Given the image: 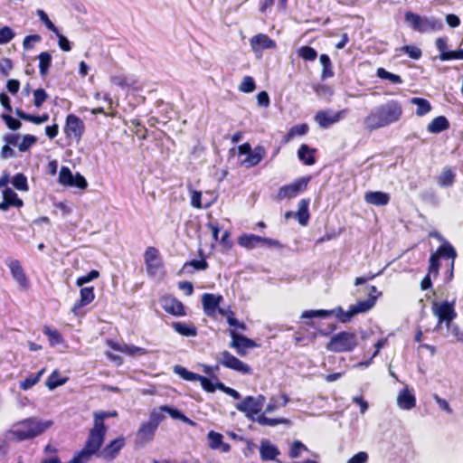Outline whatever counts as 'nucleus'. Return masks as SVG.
I'll return each instance as SVG.
<instances>
[{"label":"nucleus","mask_w":463,"mask_h":463,"mask_svg":"<svg viewBox=\"0 0 463 463\" xmlns=\"http://www.w3.org/2000/svg\"><path fill=\"white\" fill-rule=\"evenodd\" d=\"M153 411H161V414L166 412L175 420H180L185 423L194 424V421L187 418L182 411L168 405H162L158 409L153 410Z\"/></svg>","instance_id":"nucleus-34"},{"label":"nucleus","mask_w":463,"mask_h":463,"mask_svg":"<svg viewBox=\"0 0 463 463\" xmlns=\"http://www.w3.org/2000/svg\"><path fill=\"white\" fill-rule=\"evenodd\" d=\"M455 181V174L452 169L445 168L439 176L438 183L440 186H450Z\"/></svg>","instance_id":"nucleus-47"},{"label":"nucleus","mask_w":463,"mask_h":463,"mask_svg":"<svg viewBox=\"0 0 463 463\" xmlns=\"http://www.w3.org/2000/svg\"><path fill=\"white\" fill-rule=\"evenodd\" d=\"M84 131V122L78 116L74 114L67 115L63 128V132L67 139L79 142Z\"/></svg>","instance_id":"nucleus-11"},{"label":"nucleus","mask_w":463,"mask_h":463,"mask_svg":"<svg viewBox=\"0 0 463 463\" xmlns=\"http://www.w3.org/2000/svg\"><path fill=\"white\" fill-rule=\"evenodd\" d=\"M279 453V449L275 445L271 444L269 440L264 439L261 441L260 454V458L263 461L275 460Z\"/></svg>","instance_id":"nucleus-25"},{"label":"nucleus","mask_w":463,"mask_h":463,"mask_svg":"<svg viewBox=\"0 0 463 463\" xmlns=\"http://www.w3.org/2000/svg\"><path fill=\"white\" fill-rule=\"evenodd\" d=\"M45 372V368L41 369L36 373H32L27 376L24 381L19 383V387L21 390L27 391L37 384Z\"/></svg>","instance_id":"nucleus-38"},{"label":"nucleus","mask_w":463,"mask_h":463,"mask_svg":"<svg viewBox=\"0 0 463 463\" xmlns=\"http://www.w3.org/2000/svg\"><path fill=\"white\" fill-rule=\"evenodd\" d=\"M222 301L223 297L222 295H215L213 293L203 294L202 304L204 313L208 317H213Z\"/></svg>","instance_id":"nucleus-21"},{"label":"nucleus","mask_w":463,"mask_h":463,"mask_svg":"<svg viewBox=\"0 0 463 463\" xmlns=\"http://www.w3.org/2000/svg\"><path fill=\"white\" fill-rule=\"evenodd\" d=\"M3 199L9 204L10 207L14 206L21 208L24 205V202L20 199L15 192L11 188H5L3 190Z\"/></svg>","instance_id":"nucleus-40"},{"label":"nucleus","mask_w":463,"mask_h":463,"mask_svg":"<svg viewBox=\"0 0 463 463\" xmlns=\"http://www.w3.org/2000/svg\"><path fill=\"white\" fill-rule=\"evenodd\" d=\"M218 363L226 368L239 372L242 374H250L252 373L250 365L246 364L226 350L221 353V358L218 360Z\"/></svg>","instance_id":"nucleus-14"},{"label":"nucleus","mask_w":463,"mask_h":463,"mask_svg":"<svg viewBox=\"0 0 463 463\" xmlns=\"http://www.w3.org/2000/svg\"><path fill=\"white\" fill-rule=\"evenodd\" d=\"M174 372L178 374L181 378L189 382H197L200 374L195 373L194 372L188 371L186 368L182 365H175L174 367Z\"/></svg>","instance_id":"nucleus-45"},{"label":"nucleus","mask_w":463,"mask_h":463,"mask_svg":"<svg viewBox=\"0 0 463 463\" xmlns=\"http://www.w3.org/2000/svg\"><path fill=\"white\" fill-rule=\"evenodd\" d=\"M110 81L113 85L121 89L135 88L137 84V80L136 79L125 74L114 75L111 77Z\"/></svg>","instance_id":"nucleus-33"},{"label":"nucleus","mask_w":463,"mask_h":463,"mask_svg":"<svg viewBox=\"0 0 463 463\" xmlns=\"http://www.w3.org/2000/svg\"><path fill=\"white\" fill-rule=\"evenodd\" d=\"M43 332L47 336L51 346H55L64 342L62 335L57 329H52L49 326L45 325L43 327Z\"/></svg>","instance_id":"nucleus-36"},{"label":"nucleus","mask_w":463,"mask_h":463,"mask_svg":"<svg viewBox=\"0 0 463 463\" xmlns=\"http://www.w3.org/2000/svg\"><path fill=\"white\" fill-rule=\"evenodd\" d=\"M51 425V422L30 417L17 421L13 429L5 432V439L10 442H21L34 439L43 433Z\"/></svg>","instance_id":"nucleus-2"},{"label":"nucleus","mask_w":463,"mask_h":463,"mask_svg":"<svg viewBox=\"0 0 463 463\" xmlns=\"http://www.w3.org/2000/svg\"><path fill=\"white\" fill-rule=\"evenodd\" d=\"M12 184L14 187L19 191L27 192L29 190L27 177L23 173L15 174L13 177Z\"/></svg>","instance_id":"nucleus-48"},{"label":"nucleus","mask_w":463,"mask_h":463,"mask_svg":"<svg viewBox=\"0 0 463 463\" xmlns=\"http://www.w3.org/2000/svg\"><path fill=\"white\" fill-rule=\"evenodd\" d=\"M411 102L417 106L416 114L420 117L426 115L431 109L430 103L423 98H412Z\"/></svg>","instance_id":"nucleus-43"},{"label":"nucleus","mask_w":463,"mask_h":463,"mask_svg":"<svg viewBox=\"0 0 463 463\" xmlns=\"http://www.w3.org/2000/svg\"><path fill=\"white\" fill-rule=\"evenodd\" d=\"M257 422L263 426H277L286 422V420L280 418H268L264 414H260L257 418Z\"/></svg>","instance_id":"nucleus-58"},{"label":"nucleus","mask_w":463,"mask_h":463,"mask_svg":"<svg viewBox=\"0 0 463 463\" xmlns=\"http://www.w3.org/2000/svg\"><path fill=\"white\" fill-rule=\"evenodd\" d=\"M208 439H209V446L213 449H219L222 447V451L226 452L230 449V445L227 443H223V436L221 433L215 432L213 430H211L208 433Z\"/></svg>","instance_id":"nucleus-35"},{"label":"nucleus","mask_w":463,"mask_h":463,"mask_svg":"<svg viewBox=\"0 0 463 463\" xmlns=\"http://www.w3.org/2000/svg\"><path fill=\"white\" fill-rule=\"evenodd\" d=\"M14 113L17 118H21L22 120L28 121L35 125H41L49 120V115L47 113H43L42 115H32L26 113L20 108H16Z\"/></svg>","instance_id":"nucleus-29"},{"label":"nucleus","mask_w":463,"mask_h":463,"mask_svg":"<svg viewBox=\"0 0 463 463\" xmlns=\"http://www.w3.org/2000/svg\"><path fill=\"white\" fill-rule=\"evenodd\" d=\"M14 37V33L10 27L5 26L0 29V44L9 43Z\"/></svg>","instance_id":"nucleus-64"},{"label":"nucleus","mask_w":463,"mask_h":463,"mask_svg":"<svg viewBox=\"0 0 463 463\" xmlns=\"http://www.w3.org/2000/svg\"><path fill=\"white\" fill-rule=\"evenodd\" d=\"M320 62L322 64V72L321 78L323 80L331 78L334 76V71L332 68L331 59L327 54H321L319 57Z\"/></svg>","instance_id":"nucleus-41"},{"label":"nucleus","mask_w":463,"mask_h":463,"mask_svg":"<svg viewBox=\"0 0 463 463\" xmlns=\"http://www.w3.org/2000/svg\"><path fill=\"white\" fill-rule=\"evenodd\" d=\"M449 128V122L445 116L434 118L428 125L427 129L430 133L437 134Z\"/></svg>","instance_id":"nucleus-32"},{"label":"nucleus","mask_w":463,"mask_h":463,"mask_svg":"<svg viewBox=\"0 0 463 463\" xmlns=\"http://www.w3.org/2000/svg\"><path fill=\"white\" fill-rule=\"evenodd\" d=\"M376 75L380 79L388 80L395 84H401L402 82V79L400 75L392 73L386 71L384 68H378L376 71Z\"/></svg>","instance_id":"nucleus-49"},{"label":"nucleus","mask_w":463,"mask_h":463,"mask_svg":"<svg viewBox=\"0 0 463 463\" xmlns=\"http://www.w3.org/2000/svg\"><path fill=\"white\" fill-rule=\"evenodd\" d=\"M230 335L232 337L230 346L236 349L237 354L241 356L246 354L247 349L256 346V344L252 339L239 334L235 329H230Z\"/></svg>","instance_id":"nucleus-18"},{"label":"nucleus","mask_w":463,"mask_h":463,"mask_svg":"<svg viewBox=\"0 0 463 463\" xmlns=\"http://www.w3.org/2000/svg\"><path fill=\"white\" fill-rule=\"evenodd\" d=\"M400 52H403L413 60H419L422 56L421 50L416 45H404L400 48Z\"/></svg>","instance_id":"nucleus-54"},{"label":"nucleus","mask_w":463,"mask_h":463,"mask_svg":"<svg viewBox=\"0 0 463 463\" xmlns=\"http://www.w3.org/2000/svg\"><path fill=\"white\" fill-rule=\"evenodd\" d=\"M265 397L260 394L258 397L246 396L241 402L236 404V409L246 414L247 417H252L259 414L264 405Z\"/></svg>","instance_id":"nucleus-12"},{"label":"nucleus","mask_w":463,"mask_h":463,"mask_svg":"<svg viewBox=\"0 0 463 463\" xmlns=\"http://www.w3.org/2000/svg\"><path fill=\"white\" fill-rule=\"evenodd\" d=\"M303 451H308L307 447L300 440H294L290 445L288 456L290 458H297Z\"/></svg>","instance_id":"nucleus-52"},{"label":"nucleus","mask_w":463,"mask_h":463,"mask_svg":"<svg viewBox=\"0 0 463 463\" xmlns=\"http://www.w3.org/2000/svg\"><path fill=\"white\" fill-rule=\"evenodd\" d=\"M114 349L118 350L124 354H127L128 355H144L146 354V351L145 348L136 346V345H125L123 347L117 348L114 347Z\"/></svg>","instance_id":"nucleus-56"},{"label":"nucleus","mask_w":463,"mask_h":463,"mask_svg":"<svg viewBox=\"0 0 463 463\" xmlns=\"http://www.w3.org/2000/svg\"><path fill=\"white\" fill-rule=\"evenodd\" d=\"M298 56L306 61H313L317 57V52L311 46L304 45L298 49Z\"/></svg>","instance_id":"nucleus-44"},{"label":"nucleus","mask_w":463,"mask_h":463,"mask_svg":"<svg viewBox=\"0 0 463 463\" xmlns=\"http://www.w3.org/2000/svg\"><path fill=\"white\" fill-rule=\"evenodd\" d=\"M439 58L441 61L463 60V49L449 51V52L440 53Z\"/></svg>","instance_id":"nucleus-62"},{"label":"nucleus","mask_w":463,"mask_h":463,"mask_svg":"<svg viewBox=\"0 0 463 463\" xmlns=\"http://www.w3.org/2000/svg\"><path fill=\"white\" fill-rule=\"evenodd\" d=\"M375 305V297L358 301L355 305L350 306L354 316L360 313H365L372 309Z\"/></svg>","instance_id":"nucleus-37"},{"label":"nucleus","mask_w":463,"mask_h":463,"mask_svg":"<svg viewBox=\"0 0 463 463\" xmlns=\"http://www.w3.org/2000/svg\"><path fill=\"white\" fill-rule=\"evenodd\" d=\"M364 200L369 204L384 206L389 203L390 195L389 194L381 191H369L365 193Z\"/></svg>","instance_id":"nucleus-23"},{"label":"nucleus","mask_w":463,"mask_h":463,"mask_svg":"<svg viewBox=\"0 0 463 463\" xmlns=\"http://www.w3.org/2000/svg\"><path fill=\"white\" fill-rule=\"evenodd\" d=\"M346 109H342L335 113L327 109L319 110L315 115V120L322 128H328L332 125L344 118L346 115Z\"/></svg>","instance_id":"nucleus-16"},{"label":"nucleus","mask_w":463,"mask_h":463,"mask_svg":"<svg viewBox=\"0 0 463 463\" xmlns=\"http://www.w3.org/2000/svg\"><path fill=\"white\" fill-rule=\"evenodd\" d=\"M161 307L168 314L175 317L186 316L184 305L172 295L163 296L159 299Z\"/></svg>","instance_id":"nucleus-15"},{"label":"nucleus","mask_w":463,"mask_h":463,"mask_svg":"<svg viewBox=\"0 0 463 463\" xmlns=\"http://www.w3.org/2000/svg\"><path fill=\"white\" fill-rule=\"evenodd\" d=\"M250 45L251 51L258 54L265 50H272L277 47L276 42L266 33H258L250 38Z\"/></svg>","instance_id":"nucleus-19"},{"label":"nucleus","mask_w":463,"mask_h":463,"mask_svg":"<svg viewBox=\"0 0 463 463\" xmlns=\"http://www.w3.org/2000/svg\"><path fill=\"white\" fill-rule=\"evenodd\" d=\"M39 71L42 76H45L52 65V55L48 52H43L38 55Z\"/></svg>","instance_id":"nucleus-42"},{"label":"nucleus","mask_w":463,"mask_h":463,"mask_svg":"<svg viewBox=\"0 0 463 463\" xmlns=\"http://www.w3.org/2000/svg\"><path fill=\"white\" fill-rule=\"evenodd\" d=\"M266 156V149L263 146H256L250 153H249L242 164L246 167H253L259 165Z\"/></svg>","instance_id":"nucleus-24"},{"label":"nucleus","mask_w":463,"mask_h":463,"mask_svg":"<svg viewBox=\"0 0 463 463\" xmlns=\"http://www.w3.org/2000/svg\"><path fill=\"white\" fill-rule=\"evenodd\" d=\"M261 236L252 233H243L238 237V244L246 250L260 247Z\"/></svg>","instance_id":"nucleus-26"},{"label":"nucleus","mask_w":463,"mask_h":463,"mask_svg":"<svg viewBox=\"0 0 463 463\" xmlns=\"http://www.w3.org/2000/svg\"><path fill=\"white\" fill-rule=\"evenodd\" d=\"M431 310L433 315L438 317V324L445 323L447 327H450V323L457 317L454 301L445 300L440 304L433 302Z\"/></svg>","instance_id":"nucleus-9"},{"label":"nucleus","mask_w":463,"mask_h":463,"mask_svg":"<svg viewBox=\"0 0 463 463\" xmlns=\"http://www.w3.org/2000/svg\"><path fill=\"white\" fill-rule=\"evenodd\" d=\"M37 15L40 20L44 24V25L55 34H58V28L54 25V24L49 19L47 14L43 10H37Z\"/></svg>","instance_id":"nucleus-61"},{"label":"nucleus","mask_w":463,"mask_h":463,"mask_svg":"<svg viewBox=\"0 0 463 463\" xmlns=\"http://www.w3.org/2000/svg\"><path fill=\"white\" fill-rule=\"evenodd\" d=\"M403 115L402 102L390 99L370 110L364 123L369 132L388 127L399 122Z\"/></svg>","instance_id":"nucleus-1"},{"label":"nucleus","mask_w":463,"mask_h":463,"mask_svg":"<svg viewBox=\"0 0 463 463\" xmlns=\"http://www.w3.org/2000/svg\"><path fill=\"white\" fill-rule=\"evenodd\" d=\"M73 175L68 166H62L59 174V183L70 186L71 184Z\"/></svg>","instance_id":"nucleus-57"},{"label":"nucleus","mask_w":463,"mask_h":463,"mask_svg":"<svg viewBox=\"0 0 463 463\" xmlns=\"http://www.w3.org/2000/svg\"><path fill=\"white\" fill-rule=\"evenodd\" d=\"M107 427L101 421L94 422L93 427L90 430L89 436L84 444V449L92 455L99 457V451L105 440Z\"/></svg>","instance_id":"nucleus-7"},{"label":"nucleus","mask_w":463,"mask_h":463,"mask_svg":"<svg viewBox=\"0 0 463 463\" xmlns=\"http://www.w3.org/2000/svg\"><path fill=\"white\" fill-rule=\"evenodd\" d=\"M7 266L10 269L13 279L19 284V286L22 288H27L29 280L21 262L18 260H13L7 263Z\"/></svg>","instance_id":"nucleus-22"},{"label":"nucleus","mask_w":463,"mask_h":463,"mask_svg":"<svg viewBox=\"0 0 463 463\" xmlns=\"http://www.w3.org/2000/svg\"><path fill=\"white\" fill-rule=\"evenodd\" d=\"M397 402L400 408L411 410L416 405V398L408 389H403L398 395Z\"/></svg>","instance_id":"nucleus-31"},{"label":"nucleus","mask_w":463,"mask_h":463,"mask_svg":"<svg viewBox=\"0 0 463 463\" xmlns=\"http://www.w3.org/2000/svg\"><path fill=\"white\" fill-rule=\"evenodd\" d=\"M174 330L183 336H196L198 335L197 327L193 323H184L180 321L173 322Z\"/></svg>","instance_id":"nucleus-30"},{"label":"nucleus","mask_w":463,"mask_h":463,"mask_svg":"<svg viewBox=\"0 0 463 463\" xmlns=\"http://www.w3.org/2000/svg\"><path fill=\"white\" fill-rule=\"evenodd\" d=\"M33 105L36 108H41L43 104L49 99V95L43 88H39L33 92Z\"/></svg>","instance_id":"nucleus-53"},{"label":"nucleus","mask_w":463,"mask_h":463,"mask_svg":"<svg viewBox=\"0 0 463 463\" xmlns=\"http://www.w3.org/2000/svg\"><path fill=\"white\" fill-rule=\"evenodd\" d=\"M309 130V127L307 123L295 125L288 131L284 137V142L288 143L297 136H304Z\"/></svg>","instance_id":"nucleus-39"},{"label":"nucleus","mask_w":463,"mask_h":463,"mask_svg":"<svg viewBox=\"0 0 463 463\" xmlns=\"http://www.w3.org/2000/svg\"><path fill=\"white\" fill-rule=\"evenodd\" d=\"M311 180V176H302L296 179L293 183L281 186L276 195L278 201L284 199H292L298 196L299 194L304 193L307 189L308 183Z\"/></svg>","instance_id":"nucleus-8"},{"label":"nucleus","mask_w":463,"mask_h":463,"mask_svg":"<svg viewBox=\"0 0 463 463\" xmlns=\"http://www.w3.org/2000/svg\"><path fill=\"white\" fill-rule=\"evenodd\" d=\"M309 203V198H304L298 202V209L295 213V216L297 217L299 224L302 226H307L310 219V213L308 210Z\"/></svg>","instance_id":"nucleus-27"},{"label":"nucleus","mask_w":463,"mask_h":463,"mask_svg":"<svg viewBox=\"0 0 463 463\" xmlns=\"http://www.w3.org/2000/svg\"><path fill=\"white\" fill-rule=\"evenodd\" d=\"M351 312H352L351 307H349V309L347 311H345L341 307H338L332 310H326V309L305 310L301 315V318L328 317L335 315L336 317V318L341 323H347L354 316Z\"/></svg>","instance_id":"nucleus-10"},{"label":"nucleus","mask_w":463,"mask_h":463,"mask_svg":"<svg viewBox=\"0 0 463 463\" xmlns=\"http://www.w3.org/2000/svg\"><path fill=\"white\" fill-rule=\"evenodd\" d=\"M66 381V378H61L59 372L57 370H54L46 380L45 384L50 390H53L64 384Z\"/></svg>","instance_id":"nucleus-46"},{"label":"nucleus","mask_w":463,"mask_h":463,"mask_svg":"<svg viewBox=\"0 0 463 463\" xmlns=\"http://www.w3.org/2000/svg\"><path fill=\"white\" fill-rule=\"evenodd\" d=\"M165 419V416L161 414V411H152L148 420L142 422L135 434L136 446L144 447L151 442L155 438L158 426Z\"/></svg>","instance_id":"nucleus-3"},{"label":"nucleus","mask_w":463,"mask_h":463,"mask_svg":"<svg viewBox=\"0 0 463 463\" xmlns=\"http://www.w3.org/2000/svg\"><path fill=\"white\" fill-rule=\"evenodd\" d=\"M144 260L146 273L151 277L156 276L158 270L164 266L158 249L153 246H149L146 249Z\"/></svg>","instance_id":"nucleus-13"},{"label":"nucleus","mask_w":463,"mask_h":463,"mask_svg":"<svg viewBox=\"0 0 463 463\" xmlns=\"http://www.w3.org/2000/svg\"><path fill=\"white\" fill-rule=\"evenodd\" d=\"M95 299L94 287H84L80 290V298L75 301L71 307V312L78 316L81 309L90 305Z\"/></svg>","instance_id":"nucleus-20"},{"label":"nucleus","mask_w":463,"mask_h":463,"mask_svg":"<svg viewBox=\"0 0 463 463\" xmlns=\"http://www.w3.org/2000/svg\"><path fill=\"white\" fill-rule=\"evenodd\" d=\"M126 445V439L119 436L109 441L99 453V457L106 461L114 460L119 454L120 450Z\"/></svg>","instance_id":"nucleus-17"},{"label":"nucleus","mask_w":463,"mask_h":463,"mask_svg":"<svg viewBox=\"0 0 463 463\" xmlns=\"http://www.w3.org/2000/svg\"><path fill=\"white\" fill-rule=\"evenodd\" d=\"M358 345L355 333L341 331L334 335L326 345V349L334 353H349Z\"/></svg>","instance_id":"nucleus-6"},{"label":"nucleus","mask_w":463,"mask_h":463,"mask_svg":"<svg viewBox=\"0 0 463 463\" xmlns=\"http://www.w3.org/2000/svg\"><path fill=\"white\" fill-rule=\"evenodd\" d=\"M1 118L5 123L7 128L12 130V131H17L22 127V123L19 120L20 118H15L14 117H12L10 114H8V113H3L1 115Z\"/></svg>","instance_id":"nucleus-51"},{"label":"nucleus","mask_w":463,"mask_h":463,"mask_svg":"<svg viewBox=\"0 0 463 463\" xmlns=\"http://www.w3.org/2000/svg\"><path fill=\"white\" fill-rule=\"evenodd\" d=\"M189 267H192L194 270H205L208 269L209 264L206 260L203 258L202 260H193L186 261L183 265V269L186 270Z\"/></svg>","instance_id":"nucleus-55"},{"label":"nucleus","mask_w":463,"mask_h":463,"mask_svg":"<svg viewBox=\"0 0 463 463\" xmlns=\"http://www.w3.org/2000/svg\"><path fill=\"white\" fill-rule=\"evenodd\" d=\"M316 148H310L307 144H302L298 150V159L306 165H313L316 163Z\"/></svg>","instance_id":"nucleus-28"},{"label":"nucleus","mask_w":463,"mask_h":463,"mask_svg":"<svg viewBox=\"0 0 463 463\" xmlns=\"http://www.w3.org/2000/svg\"><path fill=\"white\" fill-rule=\"evenodd\" d=\"M239 90L243 93H251L256 90V83L251 76H244L242 81L238 87Z\"/></svg>","instance_id":"nucleus-50"},{"label":"nucleus","mask_w":463,"mask_h":463,"mask_svg":"<svg viewBox=\"0 0 463 463\" xmlns=\"http://www.w3.org/2000/svg\"><path fill=\"white\" fill-rule=\"evenodd\" d=\"M37 142V137L33 135H24L23 137L22 142L18 145V148L20 152L27 151L32 146H33Z\"/></svg>","instance_id":"nucleus-59"},{"label":"nucleus","mask_w":463,"mask_h":463,"mask_svg":"<svg viewBox=\"0 0 463 463\" xmlns=\"http://www.w3.org/2000/svg\"><path fill=\"white\" fill-rule=\"evenodd\" d=\"M91 456L92 454L83 448L80 451L75 454L71 460V463H87L90 459Z\"/></svg>","instance_id":"nucleus-63"},{"label":"nucleus","mask_w":463,"mask_h":463,"mask_svg":"<svg viewBox=\"0 0 463 463\" xmlns=\"http://www.w3.org/2000/svg\"><path fill=\"white\" fill-rule=\"evenodd\" d=\"M450 259V275H453V269L455 259L457 258V252L454 247L449 242L445 241L441 245L438 247L436 251L431 253L429 260V268L428 271L430 274H432L433 277H437L439 275L440 263V259Z\"/></svg>","instance_id":"nucleus-5"},{"label":"nucleus","mask_w":463,"mask_h":463,"mask_svg":"<svg viewBox=\"0 0 463 463\" xmlns=\"http://www.w3.org/2000/svg\"><path fill=\"white\" fill-rule=\"evenodd\" d=\"M99 277V272L96 269L90 270L88 274L79 277L75 284L78 287H82L84 284L89 283Z\"/></svg>","instance_id":"nucleus-60"},{"label":"nucleus","mask_w":463,"mask_h":463,"mask_svg":"<svg viewBox=\"0 0 463 463\" xmlns=\"http://www.w3.org/2000/svg\"><path fill=\"white\" fill-rule=\"evenodd\" d=\"M404 20L411 30L420 33L440 31L443 28V24L439 19L421 16L411 11L405 12Z\"/></svg>","instance_id":"nucleus-4"}]
</instances>
